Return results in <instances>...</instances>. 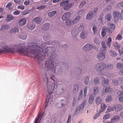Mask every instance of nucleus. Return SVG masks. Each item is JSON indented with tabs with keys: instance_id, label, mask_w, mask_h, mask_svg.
Returning a JSON list of instances; mask_svg holds the SVG:
<instances>
[{
	"instance_id": "42",
	"label": "nucleus",
	"mask_w": 123,
	"mask_h": 123,
	"mask_svg": "<svg viewBox=\"0 0 123 123\" xmlns=\"http://www.w3.org/2000/svg\"><path fill=\"white\" fill-rule=\"evenodd\" d=\"M110 54L113 57H115L117 56L116 52L113 50L110 51Z\"/></svg>"
},
{
	"instance_id": "39",
	"label": "nucleus",
	"mask_w": 123,
	"mask_h": 123,
	"mask_svg": "<svg viewBox=\"0 0 123 123\" xmlns=\"http://www.w3.org/2000/svg\"><path fill=\"white\" fill-rule=\"evenodd\" d=\"M47 98L46 99L45 101V103L46 105L48 104V102H49V101L50 102V103H51L50 102L52 101L53 100L52 98H51L49 97L48 96H47Z\"/></svg>"
},
{
	"instance_id": "28",
	"label": "nucleus",
	"mask_w": 123,
	"mask_h": 123,
	"mask_svg": "<svg viewBox=\"0 0 123 123\" xmlns=\"http://www.w3.org/2000/svg\"><path fill=\"white\" fill-rule=\"evenodd\" d=\"M80 17V16L79 15H77L75 17L73 20V23L75 24L78 22Z\"/></svg>"
},
{
	"instance_id": "38",
	"label": "nucleus",
	"mask_w": 123,
	"mask_h": 123,
	"mask_svg": "<svg viewBox=\"0 0 123 123\" xmlns=\"http://www.w3.org/2000/svg\"><path fill=\"white\" fill-rule=\"evenodd\" d=\"M114 109H115V108L114 107H112L109 106L108 107L106 112L108 113L112 111H114Z\"/></svg>"
},
{
	"instance_id": "51",
	"label": "nucleus",
	"mask_w": 123,
	"mask_h": 123,
	"mask_svg": "<svg viewBox=\"0 0 123 123\" xmlns=\"http://www.w3.org/2000/svg\"><path fill=\"white\" fill-rule=\"evenodd\" d=\"M92 30L94 34H96L97 31V28L95 26H93L92 27Z\"/></svg>"
},
{
	"instance_id": "3",
	"label": "nucleus",
	"mask_w": 123,
	"mask_h": 123,
	"mask_svg": "<svg viewBox=\"0 0 123 123\" xmlns=\"http://www.w3.org/2000/svg\"><path fill=\"white\" fill-rule=\"evenodd\" d=\"M69 1L68 0L62 1L60 3V6H64L63 9L65 10H68L73 6L72 3H69Z\"/></svg>"
},
{
	"instance_id": "23",
	"label": "nucleus",
	"mask_w": 123,
	"mask_h": 123,
	"mask_svg": "<svg viewBox=\"0 0 123 123\" xmlns=\"http://www.w3.org/2000/svg\"><path fill=\"white\" fill-rule=\"evenodd\" d=\"M96 104L99 105L102 102V98L99 96L97 97L95 99Z\"/></svg>"
},
{
	"instance_id": "43",
	"label": "nucleus",
	"mask_w": 123,
	"mask_h": 123,
	"mask_svg": "<svg viewBox=\"0 0 123 123\" xmlns=\"http://www.w3.org/2000/svg\"><path fill=\"white\" fill-rule=\"evenodd\" d=\"M12 5V3L11 2H9L7 5L6 6V7L8 8L9 10H11L13 9L12 7H11V6Z\"/></svg>"
},
{
	"instance_id": "55",
	"label": "nucleus",
	"mask_w": 123,
	"mask_h": 123,
	"mask_svg": "<svg viewBox=\"0 0 123 123\" xmlns=\"http://www.w3.org/2000/svg\"><path fill=\"white\" fill-rule=\"evenodd\" d=\"M84 29V26L83 25H81L79 27L78 30L79 31H83Z\"/></svg>"
},
{
	"instance_id": "46",
	"label": "nucleus",
	"mask_w": 123,
	"mask_h": 123,
	"mask_svg": "<svg viewBox=\"0 0 123 123\" xmlns=\"http://www.w3.org/2000/svg\"><path fill=\"white\" fill-rule=\"evenodd\" d=\"M76 72L77 73V74H81L82 71L80 67H77V70H76Z\"/></svg>"
},
{
	"instance_id": "9",
	"label": "nucleus",
	"mask_w": 123,
	"mask_h": 123,
	"mask_svg": "<svg viewBox=\"0 0 123 123\" xmlns=\"http://www.w3.org/2000/svg\"><path fill=\"white\" fill-rule=\"evenodd\" d=\"M86 104V101H84L80 105L78 106L77 107L75 111V112H77L78 111H80L82 110L85 105Z\"/></svg>"
},
{
	"instance_id": "36",
	"label": "nucleus",
	"mask_w": 123,
	"mask_h": 123,
	"mask_svg": "<svg viewBox=\"0 0 123 123\" xmlns=\"http://www.w3.org/2000/svg\"><path fill=\"white\" fill-rule=\"evenodd\" d=\"M79 89V87L76 84L74 86V87L73 90V92L75 93L78 91Z\"/></svg>"
},
{
	"instance_id": "58",
	"label": "nucleus",
	"mask_w": 123,
	"mask_h": 123,
	"mask_svg": "<svg viewBox=\"0 0 123 123\" xmlns=\"http://www.w3.org/2000/svg\"><path fill=\"white\" fill-rule=\"evenodd\" d=\"M122 37V36L121 35L118 34L117 36L116 39V40H121Z\"/></svg>"
},
{
	"instance_id": "53",
	"label": "nucleus",
	"mask_w": 123,
	"mask_h": 123,
	"mask_svg": "<svg viewBox=\"0 0 123 123\" xmlns=\"http://www.w3.org/2000/svg\"><path fill=\"white\" fill-rule=\"evenodd\" d=\"M89 79V78L88 76H86L85 77L84 80V83L86 85L88 84Z\"/></svg>"
},
{
	"instance_id": "22",
	"label": "nucleus",
	"mask_w": 123,
	"mask_h": 123,
	"mask_svg": "<svg viewBox=\"0 0 123 123\" xmlns=\"http://www.w3.org/2000/svg\"><path fill=\"white\" fill-rule=\"evenodd\" d=\"M108 30L107 28L106 27H104L102 30L101 35L103 37H105L106 34V32Z\"/></svg>"
},
{
	"instance_id": "12",
	"label": "nucleus",
	"mask_w": 123,
	"mask_h": 123,
	"mask_svg": "<svg viewBox=\"0 0 123 123\" xmlns=\"http://www.w3.org/2000/svg\"><path fill=\"white\" fill-rule=\"evenodd\" d=\"M108 29L109 32H112L113 30L115 28V25L114 24H112L110 23H108Z\"/></svg>"
},
{
	"instance_id": "5",
	"label": "nucleus",
	"mask_w": 123,
	"mask_h": 123,
	"mask_svg": "<svg viewBox=\"0 0 123 123\" xmlns=\"http://www.w3.org/2000/svg\"><path fill=\"white\" fill-rule=\"evenodd\" d=\"M92 48L96 49V48L95 46H92L90 44H87L84 46L83 48V50L86 51H88L90 50Z\"/></svg>"
},
{
	"instance_id": "32",
	"label": "nucleus",
	"mask_w": 123,
	"mask_h": 123,
	"mask_svg": "<svg viewBox=\"0 0 123 123\" xmlns=\"http://www.w3.org/2000/svg\"><path fill=\"white\" fill-rule=\"evenodd\" d=\"M9 26L7 25H4L1 27L0 30L2 31H4L7 30L9 28Z\"/></svg>"
},
{
	"instance_id": "41",
	"label": "nucleus",
	"mask_w": 123,
	"mask_h": 123,
	"mask_svg": "<svg viewBox=\"0 0 123 123\" xmlns=\"http://www.w3.org/2000/svg\"><path fill=\"white\" fill-rule=\"evenodd\" d=\"M93 82L95 85L99 84V78L98 77L95 78Z\"/></svg>"
},
{
	"instance_id": "63",
	"label": "nucleus",
	"mask_w": 123,
	"mask_h": 123,
	"mask_svg": "<svg viewBox=\"0 0 123 123\" xmlns=\"http://www.w3.org/2000/svg\"><path fill=\"white\" fill-rule=\"evenodd\" d=\"M20 13V12L18 10L14 11L13 12V14L14 15H18Z\"/></svg>"
},
{
	"instance_id": "33",
	"label": "nucleus",
	"mask_w": 123,
	"mask_h": 123,
	"mask_svg": "<svg viewBox=\"0 0 123 123\" xmlns=\"http://www.w3.org/2000/svg\"><path fill=\"white\" fill-rule=\"evenodd\" d=\"M112 98L111 95H108L105 99V101L107 103H109L112 101Z\"/></svg>"
},
{
	"instance_id": "4",
	"label": "nucleus",
	"mask_w": 123,
	"mask_h": 123,
	"mask_svg": "<svg viewBox=\"0 0 123 123\" xmlns=\"http://www.w3.org/2000/svg\"><path fill=\"white\" fill-rule=\"evenodd\" d=\"M94 67L96 70L100 72L102 71L105 69V63L103 62L97 63Z\"/></svg>"
},
{
	"instance_id": "61",
	"label": "nucleus",
	"mask_w": 123,
	"mask_h": 123,
	"mask_svg": "<svg viewBox=\"0 0 123 123\" xmlns=\"http://www.w3.org/2000/svg\"><path fill=\"white\" fill-rule=\"evenodd\" d=\"M98 8H96L94 9L93 11H92L91 12H92V13H93V15L95 14H96L98 11Z\"/></svg>"
},
{
	"instance_id": "10",
	"label": "nucleus",
	"mask_w": 123,
	"mask_h": 123,
	"mask_svg": "<svg viewBox=\"0 0 123 123\" xmlns=\"http://www.w3.org/2000/svg\"><path fill=\"white\" fill-rule=\"evenodd\" d=\"M71 15V13L70 12H66L62 16V19L63 20H67L69 18Z\"/></svg>"
},
{
	"instance_id": "25",
	"label": "nucleus",
	"mask_w": 123,
	"mask_h": 123,
	"mask_svg": "<svg viewBox=\"0 0 123 123\" xmlns=\"http://www.w3.org/2000/svg\"><path fill=\"white\" fill-rule=\"evenodd\" d=\"M120 117L118 115L115 116L114 117L112 118L111 120V121L112 122H115V121H118L120 120Z\"/></svg>"
},
{
	"instance_id": "21",
	"label": "nucleus",
	"mask_w": 123,
	"mask_h": 123,
	"mask_svg": "<svg viewBox=\"0 0 123 123\" xmlns=\"http://www.w3.org/2000/svg\"><path fill=\"white\" fill-rule=\"evenodd\" d=\"M113 68V66L112 64H110L106 65L105 63V69H106L108 70H112Z\"/></svg>"
},
{
	"instance_id": "27",
	"label": "nucleus",
	"mask_w": 123,
	"mask_h": 123,
	"mask_svg": "<svg viewBox=\"0 0 123 123\" xmlns=\"http://www.w3.org/2000/svg\"><path fill=\"white\" fill-rule=\"evenodd\" d=\"M18 37L20 39L25 40L27 38V35L25 34L22 33L20 35L18 34Z\"/></svg>"
},
{
	"instance_id": "2",
	"label": "nucleus",
	"mask_w": 123,
	"mask_h": 123,
	"mask_svg": "<svg viewBox=\"0 0 123 123\" xmlns=\"http://www.w3.org/2000/svg\"><path fill=\"white\" fill-rule=\"evenodd\" d=\"M57 61L55 59H50L48 61L46 62L45 63V68L51 71L53 73L56 72V67L57 66Z\"/></svg>"
},
{
	"instance_id": "20",
	"label": "nucleus",
	"mask_w": 123,
	"mask_h": 123,
	"mask_svg": "<svg viewBox=\"0 0 123 123\" xmlns=\"http://www.w3.org/2000/svg\"><path fill=\"white\" fill-rule=\"evenodd\" d=\"M33 20L36 24H39L41 23L42 21V19L40 17H37L34 18L33 19Z\"/></svg>"
},
{
	"instance_id": "45",
	"label": "nucleus",
	"mask_w": 123,
	"mask_h": 123,
	"mask_svg": "<svg viewBox=\"0 0 123 123\" xmlns=\"http://www.w3.org/2000/svg\"><path fill=\"white\" fill-rule=\"evenodd\" d=\"M113 45L117 49H119L120 48V45L118 44L117 42H115L114 43Z\"/></svg>"
},
{
	"instance_id": "50",
	"label": "nucleus",
	"mask_w": 123,
	"mask_h": 123,
	"mask_svg": "<svg viewBox=\"0 0 123 123\" xmlns=\"http://www.w3.org/2000/svg\"><path fill=\"white\" fill-rule=\"evenodd\" d=\"M103 75L104 76L106 75L108 78L110 77L111 76V74L108 72H105L104 73H103Z\"/></svg>"
},
{
	"instance_id": "56",
	"label": "nucleus",
	"mask_w": 123,
	"mask_h": 123,
	"mask_svg": "<svg viewBox=\"0 0 123 123\" xmlns=\"http://www.w3.org/2000/svg\"><path fill=\"white\" fill-rule=\"evenodd\" d=\"M119 84H121L123 83V78L119 77L118 78Z\"/></svg>"
},
{
	"instance_id": "1",
	"label": "nucleus",
	"mask_w": 123,
	"mask_h": 123,
	"mask_svg": "<svg viewBox=\"0 0 123 123\" xmlns=\"http://www.w3.org/2000/svg\"><path fill=\"white\" fill-rule=\"evenodd\" d=\"M11 47H9L7 45H3L1 48L0 49V54L5 53L6 52L12 54L17 52L21 54L27 55L29 53L35 55L34 59L36 61L38 62L41 59L42 48L39 44L31 42L30 45L27 46L26 49L22 47L21 44L12 45Z\"/></svg>"
},
{
	"instance_id": "37",
	"label": "nucleus",
	"mask_w": 123,
	"mask_h": 123,
	"mask_svg": "<svg viewBox=\"0 0 123 123\" xmlns=\"http://www.w3.org/2000/svg\"><path fill=\"white\" fill-rule=\"evenodd\" d=\"M10 32L11 33H15L16 32H18V28L16 27H14L12 28Z\"/></svg>"
},
{
	"instance_id": "47",
	"label": "nucleus",
	"mask_w": 123,
	"mask_h": 123,
	"mask_svg": "<svg viewBox=\"0 0 123 123\" xmlns=\"http://www.w3.org/2000/svg\"><path fill=\"white\" fill-rule=\"evenodd\" d=\"M71 33L72 35V36L74 37H76L77 34V33L76 32V31L74 30L72 31Z\"/></svg>"
},
{
	"instance_id": "62",
	"label": "nucleus",
	"mask_w": 123,
	"mask_h": 123,
	"mask_svg": "<svg viewBox=\"0 0 123 123\" xmlns=\"http://www.w3.org/2000/svg\"><path fill=\"white\" fill-rule=\"evenodd\" d=\"M116 6L118 7H120V6H121L123 8V2H121L119 3Z\"/></svg>"
},
{
	"instance_id": "24",
	"label": "nucleus",
	"mask_w": 123,
	"mask_h": 123,
	"mask_svg": "<svg viewBox=\"0 0 123 123\" xmlns=\"http://www.w3.org/2000/svg\"><path fill=\"white\" fill-rule=\"evenodd\" d=\"M50 24L48 23H46L44 24L41 27V29L43 30H46L49 28Z\"/></svg>"
},
{
	"instance_id": "16",
	"label": "nucleus",
	"mask_w": 123,
	"mask_h": 123,
	"mask_svg": "<svg viewBox=\"0 0 123 123\" xmlns=\"http://www.w3.org/2000/svg\"><path fill=\"white\" fill-rule=\"evenodd\" d=\"M107 107V105L105 103H103L101 104L100 109L99 110L100 112L104 111Z\"/></svg>"
},
{
	"instance_id": "14",
	"label": "nucleus",
	"mask_w": 123,
	"mask_h": 123,
	"mask_svg": "<svg viewBox=\"0 0 123 123\" xmlns=\"http://www.w3.org/2000/svg\"><path fill=\"white\" fill-rule=\"evenodd\" d=\"M116 112H118L122 110V106L121 105L116 104L114 106Z\"/></svg>"
},
{
	"instance_id": "60",
	"label": "nucleus",
	"mask_w": 123,
	"mask_h": 123,
	"mask_svg": "<svg viewBox=\"0 0 123 123\" xmlns=\"http://www.w3.org/2000/svg\"><path fill=\"white\" fill-rule=\"evenodd\" d=\"M17 8L18 9L23 10L25 9V7L24 6L22 5H20L18 6H17Z\"/></svg>"
},
{
	"instance_id": "19",
	"label": "nucleus",
	"mask_w": 123,
	"mask_h": 123,
	"mask_svg": "<svg viewBox=\"0 0 123 123\" xmlns=\"http://www.w3.org/2000/svg\"><path fill=\"white\" fill-rule=\"evenodd\" d=\"M14 19L13 17L11 14L7 15L6 16V21L7 22H8L13 20Z\"/></svg>"
},
{
	"instance_id": "59",
	"label": "nucleus",
	"mask_w": 123,
	"mask_h": 123,
	"mask_svg": "<svg viewBox=\"0 0 123 123\" xmlns=\"http://www.w3.org/2000/svg\"><path fill=\"white\" fill-rule=\"evenodd\" d=\"M49 35L47 34L44 35L43 36V38L45 40H47L49 38Z\"/></svg>"
},
{
	"instance_id": "17",
	"label": "nucleus",
	"mask_w": 123,
	"mask_h": 123,
	"mask_svg": "<svg viewBox=\"0 0 123 123\" xmlns=\"http://www.w3.org/2000/svg\"><path fill=\"white\" fill-rule=\"evenodd\" d=\"M26 20L25 18H22L19 20L18 24L21 26H23L26 23Z\"/></svg>"
},
{
	"instance_id": "40",
	"label": "nucleus",
	"mask_w": 123,
	"mask_h": 123,
	"mask_svg": "<svg viewBox=\"0 0 123 123\" xmlns=\"http://www.w3.org/2000/svg\"><path fill=\"white\" fill-rule=\"evenodd\" d=\"M116 67L117 69H121L123 68V64L118 63L116 65Z\"/></svg>"
},
{
	"instance_id": "6",
	"label": "nucleus",
	"mask_w": 123,
	"mask_h": 123,
	"mask_svg": "<svg viewBox=\"0 0 123 123\" xmlns=\"http://www.w3.org/2000/svg\"><path fill=\"white\" fill-rule=\"evenodd\" d=\"M106 51L105 52H102L96 55V58L98 59L99 61H101L103 60L105 58V54Z\"/></svg>"
},
{
	"instance_id": "8",
	"label": "nucleus",
	"mask_w": 123,
	"mask_h": 123,
	"mask_svg": "<svg viewBox=\"0 0 123 123\" xmlns=\"http://www.w3.org/2000/svg\"><path fill=\"white\" fill-rule=\"evenodd\" d=\"M55 87V84L52 83L51 85H50L48 86V92L49 94H50L52 93Z\"/></svg>"
},
{
	"instance_id": "26",
	"label": "nucleus",
	"mask_w": 123,
	"mask_h": 123,
	"mask_svg": "<svg viewBox=\"0 0 123 123\" xmlns=\"http://www.w3.org/2000/svg\"><path fill=\"white\" fill-rule=\"evenodd\" d=\"M93 94L94 95H96L98 93L99 88L98 87L94 86L93 87Z\"/></svg>"
},
{
	"instance_id": "34",
	"label": "nucleus",
	"mask_w": 123,
	"mask_h": 123,
	"mask_svg": "<svg viewBox=\"0 0 123 123\" xmlns=\"http://www.w3.org/2000/svg\"><path fill=\"white\" fill-rule=\"evenodd\" d=\"M56 12H57L56 11H53L49 13L48 14V16L49 17L51 18L53 17Z\"/></svg>"
},
{
	"instance_id": "31",
	"label": "nucleus",
	"mask_w": 123,
	"mask_h": 123,
	"mask_svg": "<svg viewBox=\"0 0 123 123\" xmlns=\"http://www.w3.org/2000/svg\"><path fill=\"white\" fill-rule=\"evenodd\" d=\"M93 14L92 12H89L87 14L86 17L87 20L90 19L93 16Z\"/></svg>"
},
{
	"instance_id": "7",
	"label": "nucleus",
	"mask_w": 123,
	"mask_h": 123,
	"mask_svg": "<svg viewBox=\"0 0 123 123\" xmlns=\"http://www.w3.org/2000/svg\"><path fill=\"white\" fill-rule=\"evenodd\" d=\"M113 16L114 17V21H118L119 19V17L120 16V18L121 19H122L120 16L121 14L119 12H116L114 11L113 13Z\"/></svg>"
},
{
	"instance_id": "18",
	"label": "nucleus",
	"mask_w": 123,
	"mask_h": 123,
	"mask_svg": "<svg viewBox=\"0 0 123 123\" xmlns=\"http://www.w3.org/2000/svg\"><path fill=\"white\" fill-rule=\"evenodd\" d=\"M42 118V115L40 114L38 115L37 117L35 119L34 123H39L41 121Z\"/></svg>"
},
{
	"instance_id": "11",
	"label": "nucleus",
	"mask_w": 123,
	"mask_h": 123,
	"mask_svg": "<svg viewBox=\"0 0 123 123\" xmlns=\"http://www.w3.org/2000/svg\"><path fill=\"white\" fill-rule=\"evenodd\" d=\"M27 28L30 30H32L35 28V24L32 22H29L27 25Z\"/></svg>"
},
{
	"instance_id": "64",
	"label": "nucleus",
	"mask_w": 123,
	"mask_h": 123,
	"mask_svg": "<svg viewBox=\"0 0 123 123\" xmlns=\"http://www.w3.org/2000/svg\"><path fill=\"white\" fill-rule=\"evenodd\" d=\"M117 94L118 95V97L119 96L123 95V91H119L117 93Z\"/></svg>"
},
{
	"instance_id": "49",
	"label": "nucleus",
	"mask_w": 123,
	"mask_h": 123,
	"mask_svg": "<svg viewBox=\"0 0 123 123\" xmlns=\"http://www.w3.org/2000/svg\"><path fill=\"white\" fill-rule=\"evenodd\" d=\"M80 36L81 38L82 39H84L86 37V35L83 31H82L81 33Z\"/></svg>"
},
{
	"instance_id": "54",
	"label": "nucleus",
	"mask_w": 123,
	"mask_h": 123,
	"mask_svg": "<svg viewBox=\"0 0 123 123\" xmlns=\"http://www.w3.org/2000/svg\"><path fill=\"white\" fill-rule=\"evenodd\" d=\"M110 115L109 113L105 114L103 117V119L106 120L108 119L110 117Z\"/></svg>"
},
{
	"instance_id": "29",
	"label": "nucleus",
	"mask_w": 123,
	"mask_h": 123,
	"mask_svg": "<svg viewBox=\"0 0 123 123\" xmlns=\"http://www.w3.org/2000/svg\"><path fill=\"white\" fill-rule=\"evenodd\" d=\"M112 89L111 87H106L105 90V91L104 92H102V95H104V93H108V92H110L112 90Z\"/></svg>"
},
{
	"instance_id": "35",
	"label": "nucleus",
	"mask_w": 123,
	"mask_h": 123,
	"mask_svg": "<svg viewBox=\"0 0 123 123\" xmlns=\"http://www.w3.org/2000/svg\"><path fill=\"white\" fill-rule=\"evenodd\" d=\"M112 38L111 37H109L108 39V41L106 42V44L108 46L110 47L111 46V43L112 41Z\"/></svg>"
},
{
	"instance_id": "52",
	"label": "nucleus",
	"mask_w": 123,
	"mask_h": 123,
	"mask_svg": "<svg viewBox=\"0 0 123 123\" xmlns=\"http://www.w3.org/2000/svg\"><path fill=\"white\" fill-rule=\"evenodd\" d=\"M111 16L110 14H108L107 15L105 16V18L107 19V20L109 21H110L111 20Z\"/></svg>"
},
{
	"instance_id": "57",
	"label": "nucleus",
	"mask_w": 123,
	"mask_h": 123,
	"mask_svg": "<svg viewBox=\"0 0 123 123\" xmlns=\"http://www.w3.org/2000/svg\"><path fill=\"white\" fill-rule=\"evenodd\" d=\"M86 3V2L85 1H82L80 4L79 7L80 8L83 7L85 4Z\"/></svg>"
},
{
	"instance_id": "13",
	"label": "nucleus",
	"mask_w": 123,
	"mask_h": 123,
	"mask_svg": "<svg viewBox=\"0 0 123 123\" xmlns=\"http://www.w3.org/2000/svg\"><path fill=\"white\" fill-rule=\"evenodd\" d=\"M101 79L104 80L102 82V86L105 87H106L107 86L109 85L108 80V79H105L103 77H101Z\"/></svg>"
},
{
	"instance_id": "44",
	"label": "nucleus",
	"mask_w": 123,
	"mask_h": 123,
	"mask_svg": "<svg viewBox=\"0 0 123 123\" xmlns=\"http://www.w3.org/2000/svg\"><path fill=\"white\" fill-rule=\"evenodd\" d=\"M72 20H67L66 21V25L68 26H70L72 24Z\"/></svg>"
},
{
	"instance_id": "15",
	"label": "nucleus",
	"mask_w": 123,
	"mask_h": 123,
	"mask_svg": "<svg viewBox=\"0 0 123 123\" xmlns=\"http://www.w3.org/2000/svg\"><path fill=\"white\" fill-rule=\"evenodd\" d=\"M101 44L102 47L100 48V51L101 52H105V51H106V46L105 43L104 42H102Z\"/></svg>"
},
{
	"instance_id": "30",
	"label": "nucleus",
	"mask_w": 123,
	"mask_h": 123,
	"mask_svg": "<svg viewBox=\"0 0 123 123\" xmlns=\"http://www.w3.org/2000/svg\"><path fill=\"white\" fill-rule=\"evenodd\" d=\"M94 98L92 94H91L89 97L88 100V102L89 104H92L94 101Z\"/></svg>"
},
{
	"instance_id": "48",
	"label": "nucleus",
	"mask_w": 123,
	"mask_h": 123,
	"mask_svg": "<svg viewBox=\"0 0 123 123\" xmlns=\"http://www.w3.org/2000/svg\"><path fill=\"white\" fill-rule=\"evenodd\" d=\"M112 82L113 85L116 86L118 84L119 82L118 79L117 80L114 79L112 80Z\"/></svg>"
}]
</instances>
